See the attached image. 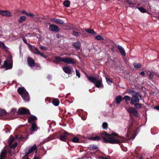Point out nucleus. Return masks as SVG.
Here are the masks:
<instances>
[{"label": "nucleus", "instance_id": "nucleus-1", "mask_svg": "<svg viewBox=\"0 0 159 159\" xmlns=\"http://www.w3.org/2000/svg\"><path fill=\"white\" fill-rule=\"evenodd\" d=\"M100 136L103 138V142L106 143L119 144L125 141V138L119 136L118 139H114L111 134L107 133L105 131L101 134Z\"/></svg>", "mask_w": 159, "mask_h": 159}, {"label": "nucleus", "instance_id": "nucleus-2", "mask_svg": "<svg viewBox=\"0 0 159 159\" xmlns=\"http://www.w3.org/2000/svg\"><path fill=\"white\" fill-rule=\"evenodd\" d=\"M86 76L90 82L94 84L96 87L99 88L103 86V84H102V79L100 80H98L96 77L93 76H89L88 75H86Z\"/></svg>", "mask_w": 159, "mask_h": 159}, {"label": "nucleus", "instance_id": "nucleus-3", "mask_svg": "<svg viewBox=\"0 0 159 159\" xmlns=\"http://www.w3.org/2000/svg\"><path fill=\"white\" fill-rule=\"evenodd\" d=\"M17 92L25 101L27 102L30 100V97L29 93L24 88H19L17 89Z\"/></svg>", "mask_w": 159, "mask_h": 159}, {"label": "nucleus", "instance_id": "nucleus-4", "mask_svg": "<svg viewBox=\"0 0 159 159\" xmlns=\"http://www.w3.org/2000/svg\"><path fill=\"white\" fill-rule=\"evenodd\" d=\"M73 136V135H71L65 131L60 132L59 139L61 141L68 143V140L70 136Z\"/></svg>", "mask_w": 159, "mask_h": 159}, {"label": "nucleus", "instance_id": "nucleus-5", "mask_svg": "<svg viewBox=\"0 0 159 159\" xmlns=\"http://www.w3.org/2000/svg\"><path fill=\"white\" fill-rule=\"evenodd\" d=\"M130 101V104L134 105V107L137 109H140L142 108V104L139 103V97H132Z\"/></svg>", "mask_w": 159, "mask_h": 159}, {"label": "nucleus", "instance_id": "nucleus-6", "mask_svg": "<svg viewBox=\"0 0 159 159\" xmlns=\"http://www.w3.org/2000/svg\"><path fill=\"white\" fill-rule=\"evenodd\" d=\"M11 59V57L8 58L7 60L4 61L3 65L1 66V68H5L6 70L11 69L12 67V61Z\"/></svg>", "mask_w": 159, "mask_h": 159}, {"label": "nucleus", "instance_id": "nucleus-7", "mask_svg": "<svg viewBox=\"0 0 159 159\" xmlns=\"http://www.w3.org/2000/svg\"><path fill=\"white\" fill-rule=\"evenodd\" d=\"M27 61L28 66L31 68L34 66H39V64L35 63L34 60L31 57H29L27 58Z\"/></svg>", "mask_w": 159, "mask_h": 159}, {"label": "nucleus", "instance_id": "nucleus-8", "mask_svg": "<svg viewBox=\"0 0 159 159\" xmlns=\"http://www.w3.org/2000/svg\"><path fill=\"white\" fill-rule=\"evenodd\" d=\"M18 113L20 115H31L30 111L24 107L20 108L18 110Z\"/></svg>", "mask_w": 159, "mask_h": 159}, {"label": "nucleus", "instance_id": "nucleus-9", "mask_svg": "<svg viewBox=\"0 0 159 159\" xmlns=\"http://www.w3.org/2000/svg\"><path fill=\"white\" fill-rule=\"evenodd\" d=\"M64 63L67 64H74L76 63L75 59L70 57H64Z\"/></svg>", "mask_w": 159, "mask_h": 159}, {"label": "nucleus", "instance_id": "nucleus-10", "mask_svg": "<svg viewBox=\"0 0 159 159\" xmlns=\"http://www.w3.org/2000/svg\"><path fill=\"white\" fill-rule=\"evenodd\" d=\"M136 108H134L131 107H129L127 109V111L129 113H131L136 116H138L139 113H138Z\"/></svg>", "mask_w": 159, "mask_h": 159}, {"label": "nucleus", "instance_id": "nucleus-11", "mask_svg": "<svg viewBox=\"0 0 159 159\" xmlns=\"http://www.w3.org/2000/svg\"><path fill=\"white\" fill-rule=\"evenodd\" d=\"M49 30L51 31L55 32L56 33H57L60 30V28L57 25L51 24L49 25Z\"/></svg>", "mask_w": 159, "mask_h": 159}, {"label": "nucleus", "instance_id": "nucleus-12", "mask_svg": "<svg viewBox=\"0 0 159 159\" xmlns=\"http://www.w3.org/2000/svg\"><path fill=\"white\" fill-rule=\"evenodd\" d=\"M0 15L6 17H11L12 16L11 13L7 10H0Z\"/></svg>", "mask_w": 159, "mask_h": 159}, {"label": "nucleus", "instance_id": "nucleus-13", "mask_svg": "<svg viewBox=\"0 0 159 159\" xmlns=\"http://www.w3.org/2000/svg\"><path fill=\"white\" fill-rule=\"evenodd\" d=\"M72 46L74 47L75 48L79 50L81 47V43L80 41H77L73 43Z\"/></svg>", "mask_w": 159, "mask_h": 159}, {"label": "nucleus", "instance_id": "nucleus-14", "mask_svg": "<svg viewBox=\"0 0 159 159\" xmlns=\"http://www.w3.org/2000/svg\"><path fill=\"white\" fill-rule=\"evenodd\" d=\"M103 131H103L102 132H101L99 134V136H96L94 137H90L89 138V139L90 140H93V141H98L100 140H101V139L102 138V140H103V138L102 137H101V136H100L101 134L102 133Z\"/></svg>", "mask_w": 159, "mask_h": 159}, {"label": "nucleus", "instance_id": "nucleus-15", "mask_svg": "<svg viewBox=\"0 0 159 159\" xmlns=\"http://www.w3.org/2000/svg\"><path fill=\"white\" fill-rule=\"evenodd\" d=\"M117 47L121 54L123 56H125L126 54L124 48L121 46L119 45H118Z\"/></svg>", "mask_w": 159, "mask_h": 159}, {"label": "nucleus", "instance_id": "nucleus-16", "mask_svg": "<svg viewBox=\"0 0 159 159\" xmlns=\"http://www.w3.org/2000/svg\"><path fill=\"white\" fill-rule=\"evenodd\" d=\"M62 69L65 73L68 74H71L72 71L70 66H63L62 67Z\"/></svg>", "mask_w": 159, "mask_h": 159}, {"label": "nucleus", "instance_id": "nucleus-17", "mask_svg": "<svg viewBox=\"0 0 159 159\" xmlns=\"http://www.w3.org/2000/svg\"><path fill=\"white\" fill-rule=\"evenodd\" d=\"M64 58H62L60 57H57L55 58L53 61L55 63L57 64L61 62H64Z\"/></svg>", "mask_w": 159, "mask_h": 159}, {"label": "nucleus", "instance_id": "nucleus-18", "mask_svg": "<svg viewBox=\"0 0 159 159\" xmlns=\"http://www.w3.org/2000/svg\"><path fill=\"white\" fill-rule=\"evenodd\" d=\"M52 21L58 25L62 24L64 23L63 20L57 19L53 18L52 19Z\"/></svg>", "mask_w": 159, "mask_h": 159}, {"label": "nucleus", "instance_id": "nucleus-19", "mask_svg": "<svg viewBox=\"0 0 159 159\" xmlns=\"http://www.w3.org/2000/svg\"><path fill=\"white\" fill-rule=\"evenodd\" d=\"M7 152L5 150H3L0 155V159H5L7 155Z\"/></svg>", "mask_w": 159, "mask_h": 159}, {"label": "nucleus", "instance_id": "nucleus-20", "mask_svg": "<svg viewBox=\"0 0 159 159\" xmlns=\"http://www.w3.org/2000/svg\"><path fill=\"white\" fill-rule=\"evenodd\" d=\"M122 99V97L121 95H119L116 98L115 101L117 104H119L120 103Z\"/></svg>", "mask_w": 159, "mask_h": 159}, {"label": "nucleus", "instance_id": "nucleus-21", "mask_svg": "<svg viewBox=\"0 0 159 159\" xmlns=\"http://www.w3.org/2000/svg\"><path fill=\"white\" fill-rule=\"evenodd\" d=\"M30 47L31 49H32V51L33 53L36 54H38L39 51L38 49L36 47L34 46H33L32 45V47Z\"/></svg>", "mask_w": 159, "mask_h": 159}, {"label": "nucleus", "instance_id": "nucleus-22", "mask_svg": "<svg viewBox=\"0 0 159 159\" xmlns=\"http://www.w3.org/2000/svg\"><path fill=\"white\" fill-rule=\"evenodd\" d=\"M37 119V118L36 116L31 115V116L29 117L28 118V122L29 123H30L32 122H34V120Z\"/></svg>", "mask_w": 159, "mask_h": 159}, {"label": "nucleus", "instance_id": "nucleus-23", "mask_svg": "<svg viewBox=\"0 0 159 159\" xmlns=\"http://www.w3.org/2000/svg\"><path fill=\"white\" fill-rule=\"evenodd\" d=\"M60 134V132H58L57 133H53L52 135L50 136L51 139H52L55 138L59 137Z\"/></svg>", "mask_w": 159, "mask_h": 159}, {"label": "nucleus", "instance_id": "nucleus-24", "mask_svg": "<svg viewBox=\"0 0 159 159\" xmlns=\"http://www.w3.org/2000/svg\"><path fill=\"white\" fill-rule=\"evenodd\" d=\"M0 48L4 51L7 50V47H6L5 44L2 42H0Z\"/></svg>", "mask_w": 159, "mask_h": 159}, {"label": "nucleus", "instance_id": "nucleus-25", "mask_svg": "<svg viewBox=\"0 0 159 159\" xmlns=\"http://www.w3.org/2000/svg\"><path fill=\"white\" fill-rule=\"evenodd\" d=\"M37 149L36 146L35 144L32 147L30 148H28V152L30 154L32 152L36 150Z\"/></svg>", "mask_w": 159, "mask_h": 159}, {"label": "nucleus", "instance_id": "nucleus-26", "mask_svg": "<svg viewBox=\"0 0 159 159\" xmlns=\"http://www.w3.org/2000/svg\"><path fill=\"white\" fill-rule=\"evenodd\" d=\"M52 103L54 106H57L59 104V101L58 99L54 98L53 99L52 101Z\"/></svg>", "mask_w": 159, "mask_h": 159}, {"label": "nucleus", "instance_id": "nucleus-27", "mask_svg": "<svg viewBox=\"0 0 159 159\" xmlns=\"http://www.w3.org/2000/svg\"><path fill=\"white\" fill-rule=\"evenodd\" d=\"M126 1L130 5V7H134L136 4V3H133L130 0H126Z\"/></svg>", "mask_w": 159, "mask_h": 159}, {"label": "nucleus", "instance_id": "nucleus-28", "mask_svg": "<svg viewBox=\"0 0 159 159\" xmlns=\"http://www.w3.org/2000/svg\"><path fill=\"white\" fill-rule=\"evenodd\" d=\"M132 95V97H139V96L141 97V96L140 95V94L139 92H136L135 91H134V92L133 93Z\"/></svg>", "mask_w": 159, "mask_h": 159}, {"label": "nucleus", "instance_id": "nucleus-29", "mask_svg": "<svg viewBox=\"0 0 159 159\" xmlns=\"http://www.w3.org/2000/svg\"><path fill=\"white\" fill-rule=\"evenodd\" d=\"M70 2L68 0H65L63 2L64 5L66 7H69L70 5Z\"/></svg>", "mask_w": 159, "mask_h": 159}, {"label": "nucleus", "instance_id": "nucleus-30", "mask_svg": "<svg viewBox=\"0 0 159 159\" xmlns=\"http://www.w3.org/2000/svg\"><path fill=\"white\" fill-rule=\"evenodd\" d=\"M38 129L36 124L35 123H33L31 125V129L33 131H35Z\"/></svg>", "mask_w": 159, "mask_h": 159}, {"label": "nucleus", "instance_id": "nucleus-31", "mask_svg": "<svg viewBox=\"0 0 159 159\" xmlns=\"http://www.w3.org/2000/svg\"><path fill=\"white\" fill-rule=\"evenodd\" d=\"M85 30L87 32L89 33L93 34H95L96 33V32L93 30L91 29H85Z\"/></svg>", "mask_w": 159, "mask_h": 159}, {"label": "nucleus", "instance_id": "nucleus-32", "mask_svg": "<svg viewBox=\"0 0 159 159\" xmlns=\"http://www.w3.org/2000/svg\"><path fill=\"white\" fill-rule=\"evenodd\" d=\"M15 138L13 136H11L8 140L9 145H11L15 140Z\"/></svg>", "mask_w": 159, "mask_h": 159}, {"label": "nucleus", "instance_id": "nucleus-33", "mask_svg": "<svg viewBox=\"0 0 159 159\" xmlns=\"http://www.w3.org/2000/svg\"><path fill=\"white\" fill-rule=\"evenodd\" d=\"M7 114V112L5 110L0 109V116L6 115Z\"/></svg>", "mask_w": 159, "mask_h": 159}, {"label": "nucleus", "instance_id": "nucleus-34", "mask_svg": "<svg viewBox=\"0 0 159 159\" xmlns=\"http://www.w3.org/2000/svg\"><path fill=\"white\" fill-rule=\"evenodd\" d=\"M72 141L74 143H79V139L78 137L75 136L73 138Z\"/></svg>", "mask_w": 159, "mask_h": 159}, {"label": "nucleus", "instance_id": "nucleus-35", "mask_svg": "<svg viewBox=\"0 0 159 159\" xmlns=\"http://www.w3.org/2000/svg\"><path fill=\"white\" fill-rule=\"evenodd\" d=\"M130 98H131L130 97L127 95H125L123 97V99L125 100L126 102V103H127V102L129 101L130 100Z\"/></svg>", "mask_w": 159, "mask_h": 159}, {"label": "nucleus", "instance_id": "nucleus-36", "mask_svg": "<svg viewBox=\"0 0 159 159\" xmlns=\"http://www.w3.org/2000/svg\"><path fill=\"white\" fill-rule=\"evenodd\" d=\"M134 67L136 68H139L141 67V65L139 63L134 62L133 63Z\"/></svg>", "mask_w": 159, "mask_h": 159}, {"label": "nucleus", "instance_id": "nucleus-37", "mask_svg": "<svg viewBox=\"0 0 159 159\" xmlns=\"http://www.w3.org/2000/svg\"><path fill=\"white\" fill-rule=\"evenodd\" d=\"M26 19V17L25 16H21L18 22L20 23L22 22Z\"/></svg>", "mask_w": 159, "mask_h": 159}, {"label": "nucleus", "instance_id": "nucleus-38", "mask_svg": "<svg viewBox=\"0 0 159 159\" xmlns=\"http://www.w3.org/2000/svg\"><path fill=\"white\" fill-rule=\"evenodd\" d=\"M108 126V124L107 122H104L102 124V128L104 130H106Z\"/></svg>", "mask_w": 159, "mask_h": 159}, {"label": "nucleus", "instance_id": "nucleus-39", "mask_svg": "<svg viewBox=\"0 0 159 159\" xmlns=\"http://www.w3.org/2000/svg\"><path fill=\"white\" fill-rule=\"evenodd\" d=\"M138 8L140 11L142 13H146L147 11L145 9L142 7H139Z\"/></svg>", "mask_w": 159, "mask_h": 159}, {"label": "nucleus", "instance_id": "nucleus-40", "mask_svg": "<svg viewBox=\"0 0 159 159\" xmlns=\"http://www.w3.org/2000/svg\"><path fill=\"white\" fill-rule=\"evenodd\" d=\"M90 150L95 149L96 150L98 148V147L96 146H94V145H91L90 147L89 148Z\"/></svg>", "mask_w": 159, "mask_h": 159}, {"label": "nucleus", "instance_id": "nucleus-41", "mask_svg": "<svg viewBox=\"0 0 159 159\" xmlns=\"http://www.w3.org/2000/svg\"><path fill=\"white\" fill-rule=\"evenodd\" d=\"M72 34L76 37L79 36L81 34V33L80 32H76L75 31H73L72 32Z\"/></svg>", "mask_w": 159, "mask_h": 159}, {"label": "nucleus", "instance_id": "nucleus-42", "mask_svg": "<svg viewBox=\"0 0 159 159\" xmlns=\"http://www.w3.org/2000/svg\"><path fill=\"white\" fill-rule=\"evenodd\" d=\"M133 125V124L132 123L130 124L128 126V132H130L132 130V127Z\"/></svg>", "mask_w": 159, "mask_h": 159}, {"label": "nucleus", "instance_id": "nucleus-43", "mask_svg": "<svg viewBox=\"0 0 159 159\" xmlns=\"http://www.w3.org/2000/svg\"><path fill=\"white\" fill-rule=\"evenodd\" d=\"M95 39L98 40H103L104 39V38L101 36L99 35L96 36L95 37Z\"/></svg>", "mask_w": 159, "mask_h": 159}, {"label": "nucleus", "instance_id": "nucleus-44", "mask_svg": "<svg viewBox=\"0 0 159 159\" xmlns=\"http://www.w3.org/2000/svg\"><path fill=\"white\" fill-rule=\"evenodd\" d=\"M9 145L11 147V148L14 149L17 146V143H15L13 144H11V145Z\"/></svg>", "mask_w": 159, "mask_h": 159}, {"label": "nucleus", "instance_id": "nucleus-45", "mask_svg": "<svg viewBox=\"0 0 159 159\" xmlns=\"http://www.w3.org/2000/svg\"><path fill=\"white\" fill-rule=\"evenodd\" d=\"M22 39L23 42L25 43L26 44L28 45V46H30V47H32V45L30 44L27 43L26 39L25 38H23Z\"/></svg>", "mask_w": 159, "mask_h": 159}, {"label": "nucleus", "instance_id": "nucleus-46", "mask_svg": "<svg viewBox=\"0 0 159 159\" xmlns=\"http://www.w3.org/2000/svg\"><path fill=\"white\" fill-rule=\"evenodd\" d=\"M106 79L107 82L108 84H110L111 83H112V81L109 78H108L107 77H106Z\"/></svg>", "mask_w": 159, "mask_h": 159}, {"label": "nucleus", "instance_id": "nucleus-47", "mask_svg": "<svg viewBox=\"0 0 159 159\" xmlns=\"http://www.w3.org/2000/svg\"><path fill=\"white\" fill-rule=\"evenodd\" d=\"M56 37L58 39L61 38H63L64 37L63 35H61L59 34H56Z\"/></svg>", "mask_w": 159, "mask_h": 159}, {"label": "nucleus", "instance_id": "nucleus-48", "mask_svg": "<svg viewBox=\"0 0 159 159\" xmlns=\"http://www.w3.org/2000/svg\"><path fill=\"white\" fill-rule=\"evenodd\" d=\"M76 75L79 78H80V74L79 71L77 69H76Z\"/></svg>", "mask_w": 159, "mask_h": 159}, {"label": "nucleus", "instance_id": "nucleus-49", "mask_svg": "<svg viewBox=\"0 0 159 159\" xmlns=\"http://www.w3.org/2000/svg\"><path fill=\"white\" fill-rule=\"evenodd\" d=\"M154 76L153 73V72L150 73L149 75V78L151 79H152L153 78Z\"/></svg>", "mask_w": 159, "mask_h": 159}, {"label": "nucleus", "instance_id": "nucleus-50", "mask_svg": "<svg viewBox=\"0 0 159 159\" xmlns=\"http://www.w3.org/2000/svg\"><path fill=\"white\" fill-rule=\"evenodd\" d=\"M16 110L15 109H12V110L11 111V115H14L16 112Z\"/></svg>", "mask_w": 159, "mask_h": 159}, {"label": "nucleus", "instance_id": "nucleus-51", "mask_svg": "<svg viewBox=\"0 0 159 159\" xmlns=\"http://www.w3.org/2000/svg\"><path fill=\"white\" fill-rule=\"evenodd\" d=\"M26 16H30L32 17H33L34 16V15L33 14L28 13H27V14Z\"/></svg>", "mask_w": 159, "mask_h": 159}, {"label": "nucleus", "instance_id": "nucleus-52", "mask_svg": "<svg viewBox=\"0 0 159 159\" xmlns=\"http://www.w3.org/2000/svg\"><path fill=\"white\" fill-rule=\"evenodd\" d=\"M111 136L112 135H113V136H118V134L114 132H113L112 131V133L111 134Z\"/></svg>", "mask_w": 159, "mask_h": 159}, {"label": "nucleus", "instance_id": "nucleus-53", "mask_svg": "<svg viewBox=\"0 0 159 159\" xmlns=\"http://www.w3.org/2000/svg\"><path fill=\"white\" fill-rule=\"evenodd\" d=\"M40 48L41 50H47V48L44 46H40Z\"/></svg>", "mask_w": 159, "mask_h": 159}, {"label": "nucleus", "instance_id": "nucleus-54", "mask_svg": "<svg viewBox=\"0 0 159 159\" xmlns=\"http://www.w3.org/2000/svg\"><path fill=\"white\" fill-rule=\"evenodd\" d=\"M153 75L154 76L156 77H157L159 78V74L157 72H153Z\"/></svg>", "mask_w": 159, "mask_h": 159}, {"label": "nucleus", "instance_id": "nucleus-55", "mask_svg": "<svg viewBox=\"0 0 159 159\" xmlns=\"http://www.w3.org/2000/svg\"><path fill=\"white\" fill-rule=\"evenodd\" d=\"M38 54L40 55L42 57H45V56L43 53H41L39 52Z\"/></svg>", "mask_w": 159, "mask_h": 159}, {"label": "nucleus", "instance_id": "nucleus-56", "mask_svg": "<svg viewBox=\"0 0 159 159\" xmlns=\"http://www.w3.org/2000/svg\"><path fill=\"white\" fill-rule=\"evenodd\" d=\"M24 137L23 136L20 135V136H19L18 140H22V139H24Z\"/></svg>", "mask_w": 159, "mask_h": 159}, {"label": "nucleus", "instance_id": "nucleus-57", "mask_svg": "<svg viewBox=\"0 0 159 159\" xmlns=\"http://www.w3.org/2000/svg\"><path fill=\"white\" fill-rule=\"evenodd\" d=\"M30 152H26V153H25V155H24V157H27V156L29 155L30 154Z\"/></svg>", "mask_w": 159, "mask_h": 159}, {"label": "nucleus", "instance_id": "nucleus-58", "mask_svg": "<svg viewBox=\"0 0 159 159\" xmlns=\"http://www.w3.org/2000/svg\"><path fill=\"white\" fill-rule=\"evenodd\" d=\"M134 91L133 90H129L128 91V93H131L132 94L134 92Z\"/></svg>", "mask_w": 159, "mask_h": 159}, {"label": "nucleus", "instance_id": "nucleus-59", "mask_svg": "<svg viewBox=\"0 0 159 159\" xmlns=\"http://www.w3.org/2000/svg\"><path fill=\"white\" fill-rule=\"evenodd\" d=\"M154 108L157 109V110L159 111V106H155Z\"/></svg>", "mask_w": 159, "mask_h": 159}, {"label": "nucleus", "instance_id": "nucleus-60", "mask_svg": "<svg viewBox=\"0 0 159 159\" xmlns=\"http://www.w3.org/2000/svg\"><path fill=\"white\" fill-rule=\"evenodd\" d=\"M145 73L143 71H142L140 73V74L142 76H144L145 75Z\"/></svg>", "mask_w": 159, "mask_h": 159}, {"label": "nucleus", "instance_id": "nucleus-61", "mask_svg": "<svg viewBox=\"0 0 159 159\" xmlns=\"http://www.w3.org/2000/svg\"><path fill=\"white\" fill-rule=\"evenodd\" d=\"M23 14L27 15V12L25 11H23L22 12Z\"/></svg>", "mask_w": 159, "mask_h": 159}, {"label": "nucleus", "instance_id": "nucleus-62", "mask_svg": "<svg viewBox=\"0 0 159 159\" xmlns=\"http://www.w3.org/2000/svg\"><path fill=\"white\" fill-rule=\"evenodd\" d=\"M102 159H111L110 157L107 158L106 157H102Z\"/></svg>", "mask_w": 159, "mask_h": 159}, {"label": "nucleus", "instance_id": "nucleus-63", "mask_svg": "<svg viewBox=\"0 0 159 159\" xmlns=\"http://www.w3.org/2000/svg\"><path fill=\"white\" fill-rule=\"evenodd\" d=\"M33 159H40L39 157H38L35 156L34 157V158Z\"/></svg>", "mask_w": 159, "mask_h": 159}, {"label": "nucleus", "instance_id": "nucleus-64", "mask_svg": "<svg viewBox=\"0 0 159 159\" xmlns=\"http://www.w3.org/2000/svg\"><path fill=\"white\" fill-rule=\"evenodd\" d=\"M111 49L112 51H114L115 50V48L113 46L112 48H111Z\"/></svg>", "mask_w": 159, "mask_h": 159}]
</instances>
